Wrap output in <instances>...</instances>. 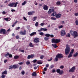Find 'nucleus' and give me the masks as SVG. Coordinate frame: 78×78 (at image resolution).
Returning a JSON list of instances; mask_svg holds the SVG:
<instances>
[{"mask_svg": "<svg viewBox=\"0 0 78 78\" xmlns=\"http://www.w3.org/2000/svg\"><path fill=\"white\" fill-rule=\"evenodd\" d=\"M9 69H13V66H9Z\"/></svg>", "mask_w": 78, "mask_h": 78, "instance_id": "obj_41", "label": "nucleus"}, {"mask_svg": "<svg viewBox=\"0 0 78 78\" xmlns=\"http://www.w3.org/2000/svg\"><path fill=\"white\" fill-rule=\"evenodd\" d=\"M66 37H70V34H68L66 35Z\"/></svg>", "mask_w": 78, "mask_h": 78, "instance_id": "obj_36", "label": "nucleus"}, {"mask_svg": "<svg viewBox=\"0 0 78 78\" xmlns=\"http://www.w3.org/2000/svg\"><path fill=\"white\" fill-rule=\"evenodd\" d=\"M76 69L75 66H74L69 70V72H74Z\"/></svg>", "mask_w": 78, "mask_h": 78, "instance_id": "obj_7", "label": "nucleus"}, {"mask_svg": "<svg viewBox=\"0 0 78 78\" xmlns=\"http://www.w3.org/2000/svg\"><path fill=\"white\" fill-rule=\"evenodd\" d=\"M60 69H64V66L62 65L60 67Z\"/></svg>", "mask_w": 78, "mask_h": 78, "instance_id": "obj_44", "label": "nucleus"}, {"mask_svg": "<svg viewBox=\"0 0 78 78\" xmlns=\"http://www.w3.org/2000/svg\"><path fill=\"white\" fill-rule=\"evenodd\" d=\"M34 42L35 43H38L39 42V38H36L34 39Z\"/></svg>", "mask_w": 78, "mask_h": 78, "instance_id": "obj_12", "label": "nucleus"}, {"mask_svg": "<svg viewBox=\"0 0 78 78\" xmlns=\"http://www.w3.org/2000/svg\"><path fill=\"white\" fill-rule=\"evenodd\" d=\"M17 4H18V2H16L15 3V5L14 7H15V8H16V7L17 6Z\"/></svg>", "mask_w": 78, "mask_h": 78, "instance_id": "obj_34", "label": "nucleus"}, {"mask_svg": "<svg viewBox=\"0 0 78 78\" xmlns=\"http://www.w3.org/2000/svg\"><path fill=\"white\" fill-rule=\"evenodd\" d=\"M21 74H22L23 75H25V72L23 71L21 72Z\"/></svg>", "mask_w": 78, "mask_h": 78, "instance_id": "obj_51", "label": "nucleus"}, {"mask_svg": "<svg viewBox=\"0 0 78 78\" xmlns=\"http://www.w3.org/2000/svg\"><path fill=\"white\" fill-rule=\"evenodd\" d=\"M14 5H15V2H12L9 4L8 6H10V7H13Z\"/></svg>", "mask_w": 78, "mask_h": 78, "instance_id": "obj_13", "label": "nucleus"}, {"mask_svg": "<svg viewBox=\"0 0 78 78\" xmlns=\"http://www.w3.org/2000/svg\"><path fill=\"white\" fill-rule=\"evenodd\" d=\"M13 69H18V68H19V66H17L16 65H14L13 66Z\"/></svg>", "mask_w": 78, "mask_h": 78, "instance_id": "obj_20", "label": "nucleus"}, {"mask_svg": "<svg viewBox=\"0 0 78 78\" xmlns=\"http://www.w3.org/2000/svg\"><path fill=\"white\" fill-rule=\"evenodd\" d=\"M52 72H53V73H55L56 72V70L55 69H53Z\"/></svg>", "mask_w": 78, "mask_h": 78, "instance_id": "obj_58", "label": "nucleus"}, {"mask_svg": "<svg viewBox=\"0 0 78 78\" xmlns=\"http://www.w3.org/2000/svg\"><path fill=\"white\" fill-rule=\"evenodd\" d=\"M19 37H20L19 36L17 35L16 37V39H19Z\"/></svg>", "mask_w": 78, "mask_h": 78, "instance_id": "obj_48", "label": "nucleus"}, {"mask_svg": "<svg viewBox=\"0 0 78 78\" xmlns=\"http://www.w3.org/2000/svg\"><path fill=\"white\" fill-rule=\"evenodd\" d=\"M37 62V60L36 59L34 60L33 61L34 63H35V62Z\"/></svg>", "mask_w": 78, "mask_h": 78, "instance_id": "obj_53", "label": "nucleus"}, {"mask_svg": "<svg viewBox=\"0 0 78 78\" xmlns=\"http://www.w3.org/2000/svg\"><path fill=\"white\" fill-rule=\"evenodd\" d=\"M50 36L51 37H54V35L53 34L50 35Z\"/></svg>", "mask_w": 78, "mask_h": 78, "instance_id": "obj_64", "label": "nucleus"}, {"mask_svg": "<svg viewBox=\"0 0 78 78\" xmlns=\"http://www.w3.org/2000/svg\"><path fill=\"white\" fill-rule=\"evenodd\" d=\"M72 56V54H70V53H69V54L68 56V58H71Z\"/></svg>", "mask_w": 78, "mask_h": 78, "instance_id": "obj_24", "label": "nucleus"}, {"mask_svg": "<svg viewBox=\"0 0 78 78\" xmlns=\"http://www.w3.org/2000/svg\"><path fill=\"white\" fill-rule=\"evenodd\" d=\"M48 66H49V64H47L46 65V68H47L48 67Z\"/></svg>", "mask_w": 78, "mask_h": 78, "instance_id": "obj_61", "label": "nucleus"}, {"mask_svg": "<svg viewBox=\"0 0 78 78\" xmlns=\"http://www.w3.org/2000/svg\"><path fill=\"white\" fill-rule=\"evenodd\" d=\"M9 58H12V55H11L10 54H9Z\"/></svg>", "mask_w": 78, "mask_h": 78, "instance_id": "obj_43", "label": "nucleus"}, {"mask_svg": "<svg viewBox=\"0 0 78 78\" xmlns=\"http://www.w3.org/2000/svg\"><path fill=\"white\" fill-rule=\"evenodd\" d=\"M73 35L74 36V38H75L76 37H78V32L76 31H74Z\"/></svg>", "mask_w": 78, "mask_h": 78, "instance_id": "obj_9", "label": "nucleus"}, {"mask_svg": "<svg viewBox=\"0 0 78 78\" xmlns=\"http://www.w3.org/2000/svg\"><path fill=\"white\" fill-rule=\"evenodd\" d=\"M44 40H45V41H48V39H49V38L48 37H45L44 38Z\"/></svg>", "mask_w": 78, "mask_h": 78, "instance_id": "obj_26", "label": "nucleus"}, {"mask_svg": "<svg viewBox=\"0 0 78 78\" xmlns=\"http://www.w3.org/2000/svg\"><path fill=\"white\" fill-rule=\"evenodd\" d=\"M35 34H36V32H34L31 33L30 34V36H33V35H34Z\"/></svg>", "mask_w": 78, "mask_h": 78, "instance_id": "obj_19", "label": "nucleus"}, {"mask_svg": "<svg viewBox=\"0 0 78 78\" xmlns=\"http://www.w3.org/2000/svg\"><path fill=\"white\" fill-rule=\"evenodd\" d=\"M51 8V9H49V11L48 12V13L50 14H51L52 12H54L51 15V16L52 17H55V16L56 15V12H55V9H53V8Z\"/></svg>", "mask_w": 78, "mask_h": 78, "instance_id": "obj_1", "label": "nucleus"}, {"mask_svg": "<svg viewBox=\"0 0 78 78\" xmlns=\"http://www.w3.org/2000/svg\"><path fill=\"white\" fill-rule=\"evenodd\" d=\"M39 34L40 35H41V36H43V35H44V33L43 32H40Z\"/></svg>", "mask_w": 78, "mask_h": 78, "instance_id": "obj_39", "label": "nucleus"}, {"mask_svg": "<svg viewBox=\"0 0 78 78\" xmlns=\"http://www.w3.org/2000/svg\"><path fill=\"white\" fill-rule=\"evenodd\" d=\"M35 25L36 27H37L38 26V22H37L35 24Z\"/></svg>", "mask_w": 78, "mask_h": 78, "instance_id": "obj_52", "label": "nucleus"}, {"mask_svg": "<svg viewBox=\"0 0 78 78\" xmlns=\"http://www.w3.org/2000/svg\"><path fill=\"white\" fill-rule=\"evenodd\" d=\"M56 4L57 5H61V2L59 1L57 2L56 3Z\"/></svg>", "mask_w": 78, "mask_h": 78, "instance_id": "obj_31", "label": "nucleus"}, {"mask_svg": "<svg viewBox=\"0 0 78 78\" xmlns=\"http://www.w3.org/2000/svg\"><path fill=\"white\" fill-rule=\"evenodd\" d=\"M44 71H47V69L46 67H45L44 69Z\"/></svg>", "mask_w": 78, "mask_h": 78, "instance_id": "obj_57", "label": "nucleus"}, {"mask_svg": "<svg viewBox=\"0 0 78 78\" xmlns=\"http://www.w3.org/2000/svg\"><path fill=\"white\" fill-rule=\"evenodd\" d=\"M18 64H19V65H22V64H23V62H21L19 63Z\"/></svg>", "mask_w": 78, "mask_h": 78, "instance_id": "obj_45", "label": "nucleus"}, {"mask_svg": "<svg viewBox=\"0 0 78 78\" xmlns=\"http://www.w3.org/2000/svg\"><path fill=\"white\" fill-rule=\"evenodd\" d=\"M0 34H6V30L5 29H2L0 30Z\"/></svg>", "mask_w": 78, "mask_h": 78, "instance_id": "obj_6", "label": "nucleus"}, {"mask_svg": "<svg viewBox=\"0 0 78 78\" xmlns=\"http://www.w3.org/2000/svg\"><path fill=\"white\" fill-rule=\"evenodd\" d=\"M60 39H55V38H53L52 39V42L53 44H54V43H59V42H60Z\"/></svg>", "mask_w": 78, "mask_h": 78, "instance_id": "obj_4", "label": "nucleus"}, {"mask_svg": "<svg viewBox=\"0 0 78 78\" xmlns=\"http://www.w3.org/2000/svg\"><path fill=\"white\" fill-rule=\"evenodd\" d=\"M23 19H24V20H26V21H27V18H26L25 17H23Z\"/></svg>", "mask_w": 78, "mask_h": 78, "instance_id": "obj_55", "label": "nucleus"}, {"mask_svg": "<svg viewBox=\"0 0 78 78\" xmlns=\"http://www.w3.org/2000/svg\"><path fill=\"white\" fill-rule=\"evenodd\" d=\"M42 31H47V29L45 28H42Z\"/></svg>", "mask_w": 78, "mask_h": 78, "instance_id": "obj_28", "label": "nucleus"}, {"mask_svg": "<svg viewBox=\"0 0 78 78\" xmlns=\"http://www.w3.org/2000/svg\"><path fill=\"white\" fill-rule=\"evenodd\" d=\"M78 52H76V53L73 55V56L74 57H76L77 56H78Z\"/></svg>", "mask_w": 78, "mask_h": 78, "instance_id": "obj_27", "label": "nucleus"}, {"mask_svg": "<svg viewBox=\"0 0 78 78\" xmlns=\"http://www.w3.org/2000/svg\"><path fill=\"white\" fill-rule=\"evenodd\" d=\"M26 33H27V31L25 30H24L23 31H20V34L21 35H23V36L26 35Z\"/></svg>", "mask_w": 78, "mask_h": 78, "instance_id": "obj_8", "label": "nucleus"}, {"mask_svg": "<svg viewBox=\"0 0 78 78\" xmlns=\"http://www.w3.org/2000/svg\"><path fill=\"white\" fill-rule=\"evenodd\" d=\"M45 37H49L50 36V35L49 34H47L45 35Z\"/></svg>", "mask_w": 78, "mask_h": 78, "instance_id": "obj_25", "label": "nucleus"}, {"mask_svg": "<svg viewBox=\"0 0 78 78\" xmlns=\"http://www.w3.org/2000/svg\"><path fill=\"white\" fill-rule=\"evenodd\" d=\"M55 66H54V65H51L49 67L50 69H53V67H54Z\"/></svg>", "mask_w": 78, "mask_h": 78, "instance_id": "obj_23", "label": "nucleus"}, {"mask_svg": "<svg viewBox=\"0 0 78 78\" xmlns=\"http://www.w3.org/2000/svg\"><path fill=\"white\" fill-rule=\"evenodd\" d=\"M26 64L27 65H29V64H30V62L27 61L26 62Z\"/></svg>", "mask_w": 78, "mask_h": 78, "instance_id": "obj_40", "label": "nucleus"}, {"mask_svg": "<svg viewBox=\"0 0 78 78\" xmlns=\"http://www.w3.org/2000/svg\"><path fill=\"white\" fill-rule=\"evenodd\" d=\"M40 25H41V26H44V23H42L40 24Z\"/></svg>", "mask_w": 78, "mask_h": 78, "instance_id": "obj_56", "label": "nucleus"}, {"mask_svg": "<svg viewBox=\"0 0 78 78\" xmlns=\"http://www.w3.org/2000/svg\"><path fill=\"white\" fill-rule=\"evenodd\" d=\"M66 48L65 53L66 55H69V54L70 52V47H69V45L68 44H66Z\"/></svg>", "mask_w": 78, "mask_h": 78, "instance_id": "obj_3", "label": "nucleus"}, {"mask_svg": "<svg viewBox=\"0 0 78 78\" xmlns=\"http://www.w3.org/2000/svg\"><path fill=\"white\" fill-rule=\"evenodd\" d=\"M1 77L2 78H4L5 77V75H2L1 76Z\"/></svg>", "mask_w": 78, "mask_h": 78, "instance_id": "obj_63", "label": "nucleus"}, {"mask_svg": "<svg viewBox=\"0 0 78 78\" xmlns=\"http://www.w3.org/2000/svg\"><path fill=\"white\" fill-rule=\"evenodd\" d=\"M19 55H15L14 56V58L15 59H19Z\"/></svg>", "mask_w": 78, "mask_h": 78, "instance_id": "obj_21", "label": "nucleus"}, {"mask_svg": "<svg viewBox=\"0 0 78 78\" xmlns=\"http://www.w3.org/2000/svg\"><path fill=\"white\" fill-rule=\"evenodd\" d=\"M33 58V55H29L27 57V59H30V58Z\"/></svg>", "mask_w": 78, "mask_h": 78, "instance_id": "obj_16", "label": "nucleus"}, {"mask_svg": "<svg viewBox=\"0 0 78 78\" xmlns=\"http://www.w3.org/2000/svg\"><path fill=\"white\" fill-rule=\"evenodd\" d=\"M42 31V28H41L40 30H38V31L39 32H41Z\"/></svg>", "mask_w": 78, "mask_h": 78, "instance_id": "obj_54", "label": "nucleus"}, {"mask_svg": "<svg viewBox=\"0 0 78 78\" xmlns=\"http://www.w3.org/2000/svg\"><path fill=\"white\" fill-rule=\"evenodd\" d=\"M70 33L71 34V35H73V31L72 30H70Z\"/></svg>", "mask_w": 78, "mask_h": 78, "instance_id": "obj_37", "label": "nucleus"}, {"mask_svg": "<svg viewBox=\"0 0 78 78\" xmlns=\"http://www.w3.org/2000/svg\"><path fill=\"white\" fill-rule=\"evenodd\" d=\"M34 13V12H28V15H30V16H31L33 15V14Z\"/></svg>", "mask_w": 78, "mask_h": 78, "instance_id": "obj_15", "label": "nucleus"}, {"mask_svg": "<svg viewBox=\"0 0 78 78\" xmlns=\"http://www.w3.org/2000/svg\"><path fill=\"white\" fill-rule=\"evenodd\" d=\"M44 56H43V55H42V56H41L40 57V59H43V58H44Z\"/></svg>", "mask_w": 78, "mask_h": 78, "instance_id": "obj_62", "label": "nucleus"}, {"mask_svg": "<svg viewBox=\"0 0 78 78\" xmlns=\"http://www.w3.org/2000/svg\"><path fill=\"white\" fill-rule=\"evenodd\" d=\"M9 53L8 52L7 54H5L4 55V56L5 57H7V56H9Z\"/></svg>", "mask_w": 78, "mask_h": 78, "instance_id": "obj_32", "label": "nucleus"}, {"mask_svg": "<svg viewBox=\"0 0 78 78\" xmlns=\"http://www.w3.org/2000/svg\"><path fill=\"white\" fill-rule=\"evenodd\" d=\"M20 28V27H17L16 28V30H19Z\"/></svg>", "mask_w": 78, "mask_h": 78, "instance_id": "obj_47", "label": "nucleus"}, {"mask_svg": "<svg viewBox=\"0 0 78 78\" xmlns=\"http://www.w3.org/2000/svg\"><path fill=\"white\" fill-rule=\"evenodd\" d=\"M20 51H21V52H22V53H24L25 52V51L24 50H20V49H19Z\"/></svg>", "mask_w": 78, "mask_h": 78, "instance_id": "obj_46", "label": "nucleus"}, {"mask_svg": "<svg viewBox=\"0 0 78 78\" xmlns=\"http://www.w3.org/2000/svg\"><path fill=\"white\" fill-rule=\"evenodd\" d=\"M32 75L33 76H37V73L36 72H33L32 74Z\"/></svg>", "mask_w": 78, "mask_h": 78, "instance_id": "obj_22", "label": "nucleus"}, {"mask_svg": "<svg viewBox=\"0 0 78 78\" xmlns=\"http://www.w3.org/2000/svg\"><path fill=\"white\" fill-rule=\"evenodd\" d=\"M61 14H60V13H58L56 14L55 16V17H56V18H57V19L61 18Z\"/></svg>", "mask_w": 78, "mask_h": 78, "instance_id": "obj_14", "label": "nucleus"}, {"mask_svg": "<svg viewBox=\"0 0 78 78\" xmlns=\"http://www.w3.org/2000/svg\"><path fill=\"white\" fill-rule=\"evenodd\" d=\"M58 59H61V58H64V56L62 55V54H58L56 56L55 59L56 61H58Z\"/></svg>", "mask_w": 78, "mask_h": 78, "instance_id": "obj_2", "label": "nucleus"}, {"mask_svg": "<svg viewBox=\"0 0 78 78\" xmlns=\"http://www.w3.org/2000/svg\"><path fill=\"white\" fill-rule=\"evenodd\" d=\"M26 3V1H25L23 3H22V5H25Z\"/></svg>", "mask_w": 78, "mask_h": 78, "instance_id": "obj_49", "label": "nucleus"}, {"mask_svg": "<svg viewBox=\"0 0 78 78\" xmlns=\"http://www.w3.org/2000/svg\"><path fill=\"white\" fill-rule=\"evenodd\" d=\"M51 20H56V18H54L53 17H52L51 18Z\"/></svg>", "mask_w": 78, "mask_h": 78, "instance_id": "obj_33", "label": "nucleus"}, {"mask_svg": "<svg viewBox=\"0 0 78 78\" xmlns=\"http://www.w3.org/2000/svg\"><path fill=\"white\" fill-rule=\"evenodd\" d=\"M43 8L44 10H45V11H47L48 9V6L46 5H44L43 6Z\"/></svg>", "mask_w": 78, "mask_h": 78, "instance_id": "obj_11", "label": "nucleus"}, {"mask_svg": "<svg viewBox=\"0 0 78 78\" xmlns=\"http://www.w3.org/2000/svg\"><path fill=\"white\" fill-rule=\"evenodd\" d=\"M73 51H74V49H72L70 53L72 54L73 53Z\"/></svg>", "mask_w": 78, "mask_h": 78, "instance_id": "obj_35", "label": "nucleus"}, {"mask_svg": "<svg viewBox=\"0 0 78 78\" xmlns=\"http://www.w3.org/2000/svg\"><path fill=\"white\" fill-rule=\"evenodd\" d=\"M37 64H42V63L40 61H38L37 62Z\"/></svg>", "mask_w": 78, "mask_h": 78, "instance_id": "obj_30", "label": "nucleus"}, {"mask_svg": "<svg viewBox=\"0 0 78 78\" xmlns=\"http://www.w3.org/2000/svg\"><path fill=\"white\" fill-rule=\"evenodd\" d=\"M56 72L57 73H59V75H62L64 73V72L63 70H62L61 71L60 69H58L56 70Z\"/></svg>", "mask_w": 78, "mask_h": 78, "instance_id": "obj_5", "label": "nucleus"}, {"mask_svg": "<svg viewBox=\"0 0 78 78\" xmlns=\"http://www.w3.org/2000/svg\"><path fill=\"white\" fill-rule=\"evenodd\" d=\"M52 45L53 47H54L55 48H56L58 47V46L56 45V44H52Z\"/></svg>", "mask_w": 78, "mask_h": 78, "instance_id": "obj_17", "label": "nucleus"}, {"mask_svg": "<svg viewBox=\"0 0 78 78\" xmlns=\"http://www.w3.org/2000/svg\"><path fill=\"white\" fill-rule=\"evenodd\" d=\"M37 18V17H34V20H33V21H35V20H36V19Z\"/></svg>", "mask_w": 78, "mask_h": 78, "instance_id": "obj_50", "label": "nucleus"}, {"mask_svg": "<svg viewBox=\"0 0 78 78\" xmlns=\"http://www.w3.org/2000/svg\"><path fill=\"white\" fill-rule=\"evenodd\" d=\"M74 15H75V16H78V13H75L74 14Z\"/></svg>", "mask_w": 78, "mask_h": 78, "instance_id": "obj_60", "label": "nucleus"}, {"mask_svg": "<svg viewBox=\"0 0 78 78\" xmlns=\"http://www.w3.org/2000/svg\"><path fill=\"white\" fill-rule=\"evenodd\" d=\"M75 23H76V25H78V20H76L75 21Z\"/></svg>", "mask_w": 78, "mask_h": 78, "instance_id": "obj_38", "label": "nucleus"}, {"mask_svg": "<svg viewBox=\"0 0 78 78\" xmlns=\"http://www.w3.org/2000/svg\"><path fill=\"white\" fill-rule=\"evenodd\" d=\"M29 46L30 47H34V46L33 45V43H30L29 44Z\"/></svg>", "mask_w": 78, "mask_h": 78, "instance_id": "obj_29", "label": "nucleus"}, {"mask_svg": "<svg viewBox=\"0 0 78 78\" xmlns=\"http://www.w3.org/2000/svg\"><path fill=\"white\" fill-rule=\"evenodd\" d=\"M61 34L62 36H64V35H66V33L64 30H62L61 31Z\"/></svg>", "mask_w": 78, "mask_h": 78, "instance_id": "obj_10", "label": "nucleus"}, {"mask_svg": "<svg viewBox=\"0 0 78 78\" xmlns=\"http://www.w3.org/2000/svg\"><path fill=\"white\" fill-rule=\"evenodd\" d=\"M8 18H4V20H6V21H8Z\"/></svg>", "mask_w": 78, "mask_h": 78, "instance_id": "obj_59", "label": "nucleus"}, {"mask_svg": "<svg viewBox=\"0 0 78 78\" xmlns=\"http://www.w3.org/2000/svg\"><path fill=\"white\" fill-rule=\"evenodd\" d=\"M8 73V71L6 70H5L2 73V74L5 75V74H7Z\"/></svg>", "mask_w": 78, "mask_h": 78, "instance_id": "obj_18", "label": "nucleus"}, {"mask_svg": "<svg viewBox=\"0 0 78 78\" xmlns=\"http://www.w3.org/2000/svg\"><path fill=\"white\" fill-rule=\"evenodd\" d=\"M58 28H59L60 29L61 28H63V26H62V25L61 26H59L58 27Z\"/></svg>", "mask_w": 78, "mask_h": 78, "instance_id": "obj_42", "label": "nucleus"}]
</instances>
